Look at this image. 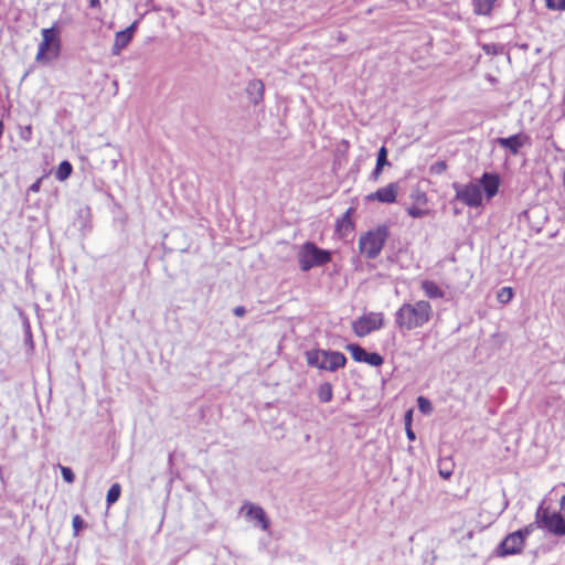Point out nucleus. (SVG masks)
I'll return each instance as SVG.
<instances>
[{
	"label": "nucleus",
	"instance_id": "obj_1",
	"mask_svg": "<svg viewBox=\"0 0 565 565\" xmlns=\"http://www.w3.org/2000/svg\"><path fill=\"white\" fill-rule=\"evenodd\" d=\"M431 313V305L426 300L404 303L395 313V323L399 329L411 331L427 323Z\"/></svg>",
	"mask_w": 565,
	"mask_h": 565
},
{
	"label": "nucleus",
	"instance_id": "obj_2",
	"mask_svg": "<svg viewBox=\"0 0 565 565\" xmlns=\"http://www.w3.org/2000/svg\"><path fill=\"white\" fill-rule=\"evenodd\" d=\"M306 361L309 366L335 372L345 366L347 358L339 351L316 349L306 352Z\"/></svg>",
	"mask_w": 565,
	"mask_h": 565
},
{
	"label": "nucleus",
	"instance_id": "obj_3",
	"mask_svg": "<svg viewBox=\"0 0 565 565\" xmlns=\"http://www.w3.org/2000/svg\"><path fill=\"white\" fill-rule=\"evenodd\" d=\"M330 260L331 253L327 249L319 248L312 242H306L298 252V263L302 271L323 266Z\"/></svg>",
	"mask_w": 565,
	"mask_h": 565
},
{
	"label": "nucleus",
	"instance_id": "obj_4",
	"mask_svg": "<svg viewBox=\"0 0 565 565\" xmlns=\"http://www.w3.org/2000/svg\"><path fill=\"white\" fill-rule=\"evenodd\" d=\"M388 237V228L379 226L374 231L367 232L359 239V248L369 259L376 258L382 252L384 244Z\"/></svg>",
	"mask_w": 565,
	"mask_h": 565
},
{
	"label": "nucleus",
	"instance_id": "obj_5",
	"mask_svg": "<svg viewBox=\"0 0 565 565\" xmlns=\"http://www.w3.org/2000/svg\"><path fill=\"white\" fill-rule=\"evenodd\" d=\"M536 524H541V529L551 535L565 536V519L559 512H552L543 503L536 509Z\"/></svg>",
	"mask_w": 565,
	"mask_h": 565
},
{
	"label": "nucleus",
	"instance_id": "obj_6",
	"mask_svg": "<svg viewBox=\"0 0 565 565\" xmlns=\"http://www.w3.org/2000/svg\"><path fill=\"white\" fill-rule=\"evenodd\" d=\"M452 188L456 191V200L469 207H478L481 205L482 192L479 184L470 182L466 185H461L455 182L452 183Z\"/></svg>",
	"mask_w": 565,
	"mask_h": 565
},
{
	"label": "nucleus",
	"instance_id": "obj_7",
	"mask_svg": "<svg viewBox=\"0 0 565 565\" xmlns=\"http://www.w3.org/2000/svg\"><path fill=\"white\" fill-rule=\"evenodd\" d=\"M382 327V313L364 315L352 323L353 332L360 338H363L373 331L380 330Z\"/></svg>",
	"mask_w": 565,
	"mask_h": 565
},
{
	"label": "nucleus",
	"instance_id": "obj_8",
	"mask_svg": "<svg viewBox=\"0 0 565 565\" xmlns=\"http://www.w3.org/2000/svg\"><path fill=\"white\" fill-rule=\"evenodd\" d=\"M345 349L351 353L352 358L356 362H363L371 366H381L384 363V359L376 352H367L360 344L350 343Z\"/></svg>",
	"mask_w": 565,
	"mask_h": 565
},
{
	"label": "nucleus",
	"instance_id": "obj_9",
	"mask_svg": "<svg viewBox=\"0 0 565 565\" xmlns=\"http://www.w3.org/2000/svg\"><path fill=\"white\" fill-rule=\"evenodd\" d=\"M525 541L521 536V532H513L505 536L498 550L499 556H508L520 554L524 547Z\"/></svg>",
	"mask_w": 565,
	"mask_h": 565
},
{
	"label": "nucleus",
	"instance_id": "obj_10",
	"mask_svg": "<svg viewBox=\"0 0 565 565\" xmlns=\"http://www.w3.org/2000/svg\"><path fill=\"white\" fill-rule=\"evenodd\" d=\"M398 193L397 183H390L386 186L377 189L366 196L367 201H379L381 203H394Z\"/></svg>",
	"mask_w": 565,
	"mask_h": 565
},
{
	"label": "nucleus",
	"instance_id": "obj_11",
	"mask_svg": "<svg viewBox=\"0 0 565 565\" xmlns=\"http://www.w3.org/2000/svg\"><path fill=\"white\" fill-rule=\"evenodd\" d=\"M529 137L523 134H515L510 137L503 138L500 137L495 140V142L502 147L508 149L512 154H518L520 149L527 142Z\"/></svg>",
	"mask_w": 565,
	"mask_h": 565
},
{
	"label": "nucleus",
	"instance_id": "obj_12",
	"mask_svg": "<svg viewBox=\"0 0 565 565\" xmlns=\"http://www.w3.org/2000/svg\"><path fill=\"white\" fill-rule=\"evenodd\" d=\"M100 164L114 170L117 167L119 152L118 150L113 147L110 143H106L105 146L100 147L96 152Z\"/></svg>",
	"mask_w": 565,
	"mask_h": 565
},
{
	"label": "nucleus",
	"instance_id": "obj_13",
	"mask_svg": "<svg viewBox=\"0 0 565 565\" xmlns=\"http://www.w3.org/2000/svg\"><path fill=\"white\" fill-rule=\"evenodd\" d=\"M479 185L484 191L487 199L490 200L499 191L500 177L497 173L484 172L480 178Z\"/></svg>",
	"mask_w": 565,
	"mask_h": 565
},
{
	"label": "nucleus",
	"instance_id": "obj_14",
	"mask_svg": "<svg viewBox=\"0 0 565 565\" xmlns=\"http://www.w3.org/2000/svg\"><path fill=\"white\" fill-rule=\"evenodd\" d=\"M137 22H134L128 28L119 31L115 35L114 45L111 49L113 55H119L121 50L125 49L132 39V34L136 30Z\"/></svg>",
	"mask_w": 565,
	"mask_h": 565
},
{
	"label": "nucleus",
	"instance_id": "obj_15",
	"mask_svg": "<svg viewBox=\"0 0 565 565\" xmlns=\"http://www.w3.org/2000/svg\"><path fill=\"white\" fill-rule=\"evenodd\" d=\"M242 511L246 512V516L255 519L259 523L262 530L267 531L269 529L270 521L262 507L245 503Z\"/></svg>",
	"mask_w": 565,
	"mask_h": 565
},
{
	"label": "nucleus",
	"instance_id": "obj_16",
	"mask_svg": "<svg viewBox=\"0 0 565 565\" xmlns=\"http://www.w3.org/2000/svg\"><path fill=\"white\" fill-rule=\"evenodd\" d=\"M42 40L46 41L53 47L51 57L57 58L61 50L60 31L55 28H47L42 30Z\"/></svg>",
	"mask_w": 565,
	"mask_h": 565
},
{
	"label": "nucleus",
	"instance_id": "obj_17",
	"mask_svg": "<svg viewBox=\"0 0 565 565\" xmlns=\"http://www.w3.org/2000/svg\"><path fill=\"white\" fill-rule=\"evenodd\" d=\"M353 212H354V209L349 207L345 211V213L342 215V217L337 221L335 232L339 234V236L344 237L353 231V228H354V224L352 221Z\"/></svg>",
	"mask_w": 565,
	"mask_h": 565
},
{
	"label": "nucleus",
	"instance_id": "obj_18",
	"mask_svg": "<svg viewBox=\"0 0 565 565\" xmlns=\"http://www.w3.org/2000/svg\"><path fill=\"white\" fill-rule=\"evenodd\" d=\"M264 90H265V86L260 79L249 81L247 84V87H246V94L248 96V99L254 105H257L258 103H260L263 100Z\"/></svg>",
	"mask_w": 565,
	"mask_h": 565
},
{
	"label": "nucleus",
	"instance_id": "obj_19",
	"mask_svg": "<svg viewBox=\"0 0 565 565\" xmlns=\"http://www.w3.org/2000/svg\"><path fill=\"white\" fill-rule=\"evenodd\" d=\"M420 287L425 295L430 299L444 298L445 292L431 280H423Z\"/></svg>",
	"mask_w": 565,
	"mask_h": 565
},
{
	"label": "nucleus",
	"instance_id": "obj_20",
	"mask_svg": "<svg viewBox=\"0 0 565 565\" xmlns=\"http://www.w3.org/2000/svg\"><path fill=\"white\" fill-rule=\"evenodd\" d=\"M51 52H53V47L50 44H47L46 41L42 40L39 44L35 61L39 63H45L50 60H54L53 57H51Z\"/></svg>",
	"mask_w": 565,
	"mask_h": 565
},
{
	"label": "nucleus",
	"instance_id": "obj_21",
	"mask_svg": "<svg viewBox=\"0 0 565 565\" xmlns=\"http://www.w3.org/2000/svg\"><path fill=\"white\" fill-rule=\"evenodd\" d=\"M317 396L320 403H329L333 397V388L331 383L324 382L319 385Z\"/></svg>",
	"mask_w": 565,
	"mask_h": 565
},
{
	"label": "nucleus",
	"instance_id": "obj_22",
	"mask_svg": "<svg viewBox=\"0 0 565 565\" xmlns=\"http://www.w3.org/2000/svg\"><path fill=\"white\" fill-rule=\"evenodd\" d=\"M72 171V164L68 161L64 160L58 164L55 178L60 181H64L71 175Z\"/></svg>",
	"mask_w": 565,
	"mask_h": 565
},
{
	"label": "nucleus",
	"instance_id": "obj_23",
	"mask_svg": "<svg viewBox=\"0 0 565 565\" xmlns=\"http://www.w3.org/2000/svg\"><path fill=\"white\" fill-rule=\"evenodd\" d=\"M497 0H475V11L478 14H488Z\"/></svg>",
	"mask_w": 565,
	"mask_h": 565
},
{
	"label": "nucleus",
	"instance_id": "obj_24",
	"mask_svg": "<svg viewBox=\"0 0 565 565\" xmlns=\"http://www.w3.org/2000/svg\"><path fill=\"white\" fill-rule=\"evenodd\" d=\"M411 199L416 203L417 205H426L428 202L427 194L424 190H422L419 186H415L411 192Z\"/></svg>",
	"mask_w": 565,
	"mask_h": 565
},
{
	"label": "nucleus",
	"instance_id": "obj_25",
	"mask_svg": "<svg viewBox=\"0 0 565 565\" xmlns=\"http://www.w3.org/2000/svg\"><path fill=\"white\" fill-rule=\"evenodd\" d=\"M120 493H121L120 484L119 483L111 484V487L109 488L107 495H106L107 505H111L115 502H117L120 497Z\"/></svg>",
	"mask_w": 565,
	"mask_h": 565
},
{
	"label": "nucleus",
	"instance_id": "obj_26",
	"mask_svg": "<svg viewBox=\"0 0 565 565\" xmlns=\"http://www.w3.org/2000/svg\"><path fill=\"white\" fill-rule=\"evenodd\" d=\"M513 297V290L511 287H503L498 291L497 299L500 303H508Z\"/></svg>",
	"mask_w": 565,
	"mask_h": 565
},
{
	"label": "nucleus",
	"instance_id": "obj_27",
	"mask_svg": "<svg viewBox=\"0 0 565 565\" xmlns=\"http://www.w3.org/2000/svg\"><path fill=\"white\" fill-rule=\"evenodd\" d=\"M406 211H407V214L414 218H420V217L427 216L430 213L429 210L420 209L416 205L407 207Z\"/></svg>",
	"mask_w": 565,
	"mask_h": 565
},
{
	"label": "nucleus",
	"instance_id": "obj_28",
	"mask_svg": "<svg viewBox=\"0 0 565 565\" xmlns=\"http://www.w3.org/2000/svg\"><path fill=\"white\" fill-rule=\"evenodd\" d=\"M535 529H541V524H536V519L534 522L527 524L523 529L518 530L516 532H521L522 539L525 541L529 535H531Z\"/></svg>",
	"mask_w": 565,
	"mask_h": 565
},
{
	"label": "nucleus",
	"instance_id": "obj_29",
	"mask_svg": "<svg viewBox=\"0 0 565 565\" xmlns=\"http://www.w3.org/2000/svg\"><path fill=\"white\" fill-rule=\"evenodd\" d=\"M447 168L448 166L446 161L440 160L430 166L429 172L431 174H443L447 170Z\"/></svg>",
	"mask_w": 565,
	"mask_h": 565
},
{
	"label": "nucleus",
	"instance_id": "obj_30",
	"mask_svg": "<svg viewBox=\"0 0 565 565\" xmlns=\"http://www.w3.org/2000/svg\"><path fill=\"white\" fill-rule=\"evenodd\" d=\"M376 164L382 167L391 164L390 161L387 160V149L384 146L381 147L377 152Z\"/></svg>",
	"mask_w": 565,
	"mask_h": 565
},
{
	"label": "nucleus",
	"instance_id": "obj_31",
	"mask_svg": "<svg viewBox=\"0 0 565 565\" xmlns=\"http://www.w3.org/2000/svg\"><path fill=\"white\" fill-rule=\"evenodd\" d=\"M417 403H418V408L422 413L427 414V413L431 412V404L427 398L419 396L417 399Z\"/></svg>",
	"mask_w": 565,
	"mask_h": 565
},
{
	"label": "nucleus",
	"instance_id": "obj_32",
	"mask_svg": "<svg viewBox=\"0 0 565 565\" xmlns=\"http://www.w3.org/2000/svg\"><path fill=\"white\" fill-rule=\"evenodd\" d=\"M61 473H62L63 479L67 483L74 482L75 475H74L73 470L70 467L61 466Z\"/></svg>",
	"mask_w": 565,
	"mask_h": 565
},
{
	"label": "nucleus",
	"instance_id": "obj_33",
	"mask_svg": "<svg viewBox=\"0 0 565 565\" xmlns=\"http://www.w3.org/2000/svg\"><path fill=\"white\" fill-rule=\"evenodd\" d=\"M545 2L551 10H565V0H545Z\"/></svg>",
	"mask_w": 565,
	"mask_h": 565
},
{
	"label": "nucleus",
	"instance_id": "obj_34",
	"mask_svg": "<svg viewBox=\"0 0 565 565\" xmlns=\"http://www.w3.org/2000/svg\"><path fill=\"white\" fill-rule=\"evenodd\" d=\"M72 525L74 530V534L77 535L78 532L84 527V521L79 515L73 516Z\"/></svg>",
	"mask_w": 565,
	"mask_h": 565
},
{
	"label": "nucleus",
	"instance_id": "obj_35",
	"mask_svg": "<svg viewBox=\"0 0 565 565\" xmlns=\"http://www.w3.org/2000/svg\"><path fill=\"white\" fill-rule=\"evenodd\" d=\"M383 168L384 167H382V166H377V164L375 166L374 170L371 173V179L373 181H377L379 180V178H380V175L382 173Z\"/></svg>",
	"mask_w": 565,
	"mask_h": 565
},
{
	"label": "nucleus",
	"instance_id": "obj_36",
	"mask_svg": "<svg viewBox=\"0 0 565 565\" xmlns=\"http://www.w3.org/2000/svg\"><path fill=\"white\" fill-rule=\"evenodd\" d=\"M233 312L236 317H244L246 313V309L243 306H237L233 309Z\"/></svg>",
	"mask_w": 565,
	"mask_h": 565
},
{
	"label": "nucleus",
	"instance_id": "obj_37",
	"mask_svg": "<svg viewBox=\"0 0 565 565\" xmlns=\"http://www.w3.org/2000/svg\"><path fill=\"white\" fill-rule=\"evenodd\" d=\"M406 435L409 440H415V433L412 430L411 426L406 427Z\"/></svg>",
	"mask_w": 565,
	"mask_h": 565
},
{
	"label": "nucleus",
	"instance_id": "obj_38",
	"mask_svg": "<svg viewBox=\"0 0 565 565\" xmlns=\"http://www.w3.org/2000/svg\"><path fill=\"white\" fill-rule=\"evenodd\" d=\"M411 422H412V411H408L405 415V425L406 427L411 426Z\"/></svg>",
	"mask_w": 565,
	"mask_h": 565
},
{
	"label": "nucleus",
	"instance_id": "obj_39",
	"mask_svg": "<svg viewBox=\"0 0 565 565\" xmlns=\"http://www.w3.org/2000/svg\"><path fill=\"white\" fill-rule=\"evenodd\" d=\"M39 189H40V180H39V181H36V182H34V183L30 186V191H32V192H36V191H39Z\"/></svg>",
	"mask_w": 565,
	"mask_h": 565
},
{
	"label": "nucleus",
	"instance_id": "obj_40",
	"mask_svg": "<svg viewBox=\"0 0 565 565\" xmlns=\"http://www.w3.org/2000/svg\"><path fill=\"white\" fill-rule=\"evenodd\" d=\"M440 476L444 477V478H449L451 476V472L450 471H447V470H440Z\"/></svg>",
	"mask_w": 565,
	"mask_h": 565
},
{
	"label": "nucleus",
	"instance_id": "obj_41",
	"mask_svg": "<svg viewBox=\"0 0 565 565\" xmlns=\"http://www.w3.org/2000/svg\"><path fill=\"white\" fill-rule=\"evenodd\" d=\"M440 476L444 477V478H449L451 476V472L450 471H447V470H440Z\"/></svg>",
	"mask_w": 565,
	"mask_h": 565
},
{
	"label": "nucleus",
	"instance_id": "obj_42",
	"mask_svg": "<svg viewBox=\"0 0 565 565\" xmlns=\"http://www.w3.org/2000/svg\"><path fill=\"white\" fill-rule=\"evenodd\" d=\"M89 4L90 7L96 8L99 6V0H89Z\"/></svg>",
	"mask_w": 565,
	"mask_h": 565
},
{
	"label": "nucleus",
	"instance_id": "obj_43",
	"mask_svg": "<svg viewBox=\"0 0 565 565\" xmlns=\"http://www.w3.org/2000/svg\"><path fill=\"white\" fill-rule=\"evenodd\" d=\"M561 509L565 511V494L561 498Z\"/></svg>",
	"mask_w": 565,
	"mask_h": 565
},
{
	"label": "nucleus",
	"instance_id": "obj_44",
	"mask_svg": "<svg viewBox=\"0 0 565 565\" xmlns=\"http://www.w3.org/2000/svg\"><path fill=\"white\" fill-rule=\"evenodd\" d=\"M3 122L0 120V138L2 137V134H3Z\"/></svg>",
	"mask_w": 565,
	"mask_h": 565
}]
</instances>
